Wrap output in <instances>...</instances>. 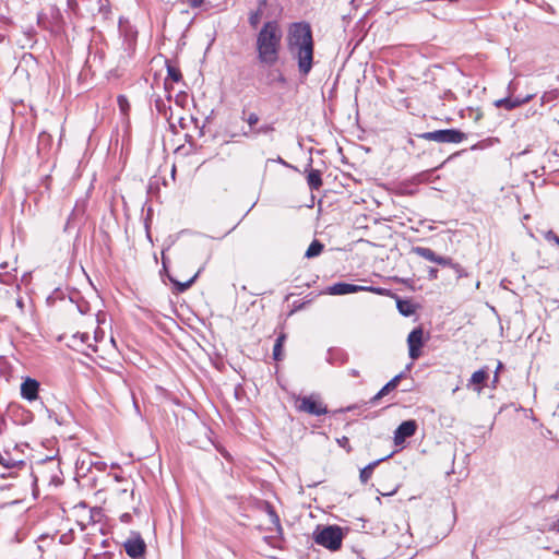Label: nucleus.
Masks as SVG:
<instances>
[{
    "instance_id": "9d476101",
    "label": "nucleus",
    "mask_w": 559,
    "mask_h": 559,
    "mask_svg": "<svg viewBox=\"0 0 559 559\" xmlns=\"http://www.w3.org/2000/svg\"><path fill=\"white\" fill-rule=\"evenodd\" d=\"M417 424L415 420L403 421L394 431V443L396 445L402 444L407 438L415 435Z\"/></svg>"
},
{
    "instance_id": "4468645a",
    "label": "nucleus",
    "mask_w": 559,
    "mask_h": 559,
    "mask_svg": "<svg viewBox=\"0 0 559 559\" xmlns=\"http://www.w3.org/2000/svg\"><path fill=\"white\" fill-rule=\"evenodd\" d=\"M348 359V355L341 348H330L328 350L326 360L331 365H344Z\"/></svg>"
},
{
    "instance_id": "c03bdc74",
    "label": "nucleus",
    "mask_w": 559,
    "mask_h": 559,
    "mask_svg": "<svg viewBox=\"0 0 559 559\" xmlns=\"http://www.w3.org/2000/svg\"><path fill=\"white\" fill-rule=\"evenodd\" d=\"M13 476H14V475H13V473H11V472H10V473H8V474H7V473H3V474L1 475V478L13 477Z\"/></svg>"
},
{
    "instance_id": "c9c22d12",
    "label": "nucleus",
    "mask_w": 559,
    "mask_h": 559,
    "mask_svg": "<svg viewBox=\"0 0 559 559\" xmlns=\"http://www.w3.org/2000/svg\"><path fill=\"white\" fill-rule=\"evenodd\" d=\"M532 96H526L525 98H512V103L515 104V108L521 106L522 104L528 102L531 99Z\"/></svg>"
},
{
    "instance_id": "f257e3e1",
    "label": "nucleus",
    "mask_w": 559,
    "mask_h": 559,
    "mask_svg": "<svg viewBox=\"0 0 559 559\" xmlns=\"http://www.w3.org/2000/svg\"><path fill=\"white\" fill-rule=\"evenodd\" d=\"M287 49L297 62L298 71L307 76L313 67L314 41L312 29L307 22L292 23L287 31Z\"/></svg>"
},
{
    "instance_id": "ddd939ff",
    "label": "nucleus",
    "mask_w": 559,
    "mask_h": 559,
    "mask_svg": "<svg viewBox=\"0 0 559 559\" xmlns=\"http://www.w3.org/2000/svg\"><path fill=\"white\" fill-rule=\"evenodd\" d=\"M403 377L404 372H401L393 377L385 385L382 386V389L373 397L370 399L369 403L371 405H374L380 399L395 390Z\"/></svg>"
},
{
    "instance_id": "a878e982",
    "label": "nucleus",
    "mask_w": 559,
    "mask_h": 559,
    "mask_svg": "<svg viewBox=\"0 0 559 559\" xmlns=\"http://www.w3.org/2000/svg\"><path fill=\"white\" fill-rule=\"evenodd\" d=\"M495 106L498 108H504L507 110H511V109L515 108V104L512 103V98H510V97L500 98V99L496 100Z\"/></svg>"
},
{
    "instance_id": "4c0bfd02",
    "label": "nucleus",
    "mask_w": 559,
    "mask_h": 559,
    "mask_svg": "<svg viewBox=\"0 0 559 559\" xmlns=\"http://www.w3.org/2000/svg\"><path fill=\"white\" fill-rule=\"evenodd\" d=\"M204 0H188L191 8L195 9L202 5Z\"/></svg>"
},
{
    "instance_id": "393cba45",
    "label": "nucleus",
    "mask_w": 559,
    "mask_h": 559,
    "mask_svg": "<svg viewBox=\"0 0 559 559\" xmlns=\"http://www.w3.org/2000/svg\"><path fill=\"white\" fill-rule=\"evenodd\" d=\"M415 251L420 257H423L426 260H429V261H431L433 263L437 262V259L439 257V254H437L435 251H432L431 249H429L427 247H415Z\"/></svg>"
},
{
    "instance_id": "c85d7f7f",
    "label": "nucleus",
    "mask_w": 559,
    "mask_h": 559,
    "mask_svg": "<svg viewBox=\"0 0 559 559\" xmlns=\"http://www.w3.org/2000/svg\"><path fill=\"white\" fill-rule=\"evenodd\" d=\"M323 247H308L305 257L310 259L321 254Z\"/></svg>"
},
{
    "instance_id": "a18cd8bd",
    "label": "nucleus",
    "mask_w": 559,
    "mask_h": 559,
    "mask_svg": "<svg viewBox=\"0 0 559 559\" xmlns=\"http://www.w3.org/2000/svg\"><path fill=\"white\" fill-rule=\"evenodd\" d=\"M310 245L317 246V245H321V243L317 239H313Z\"/></svg>"
},
{
    "instance_id": "37998d69",
    "label": "nucleus",
    "mask_w": 559,
    "mask_h": 559,
    "mask_svg": "<svg viewBox=\"0 0 559 559\" xmlns=\"http://www.w3.org/2000/svg\"><path fill=\"white\" fill-rule=\"evenodd\" d=\"M129 519H130V514H128V513H124V514L121 515V521L122 522H128Z\"/></svg>"
},
{
    "instance_id": "864d4df0",
    "label": "nucleus",
    "mask_w": 559,
    "mask_h": 559,
    "mask_svg": "<svg viewBox=\"0 0 559 559\" xmlns=\"http://www.w3.org/2000/svg\"><path fill=\"white\" fill-rule=\"evenodd\" d=\"M102 559H106V557L104 556Z\"/></svg>"
},
{
    "instance_id": "3c124183",
    "label": "nucleus",
    "mask_w": 559,
    "mask_h": 559,
    "mask_svg": "<svg viewBox=\"0 0 559 559\" xmlns=\"http://www.w3.org/2000/svg\"><path fill=\"white\" fill-rule=\"evenodd\" d=\"M17 306L22 307V301L21 300H17Z\"/></svg>"
},
{
    "instance_id": "5701e85b",
    "label": "nucleus",
    "mask_w": 559,
    "mask_h": 559,
    "mask_svg": "<svg viewBox=\"0 0 559 559\" xmlns=\"http://www.w3.org/2000/svg\"><path fill=\"white\" fill-rule=\"evenodd\" d=\"M266 4V0H260V7L257 11H252L250 12L249 14V24L251 25V27L253 28H257L259 23H260V20H261V16H262V13H263V7Z\"/></svg>"
},
{
    "instance_id": "7c9ffc66",
    "label": "nucleus",
    "mask_w": 559,
    "mask_h": 559,
    "mask_svg": "<svg viewBox=\"0 0 559 559\" xmlns=\"http://www.w3.org/2000/svg\"><path fill=\"white\" fill-rule=\"evenodd\" d=\"M16 261H17V258H16V257H14V259H13V261H12V262H9V261H1V262H0V269H1V270H4V271H7V270H9V269H11V270H13V271H16V266H15Z\"/></svg>"
},
{
    "instance_id": "de8ad7c7",
    "label": "nucleus",
    "mask_w": 559,
    "mask_h": 559,
    "mask_svg": "<svg viewBox=\"0 0 559 559\" xmlns=\"http://www.w3.org/2000/svg\"><path fill=\"white\" fill-rule=\"evenodd\" d=\"M347 441H348V440H347V438H346V437H344V438L342 439V441H340V443L345 444V442H347Z\"/></svg>"
},
{
    "instance_id": "9b49d317",
    "label": "nucleus",
    "mask_w": 559,
    "mask_h": 559,
    "mask_svg": "<svg viewBox=\"0 0 559 559\" xmlns=\"http://www.w3.org/2000/svg\"><path fill=\"white\" fill-rule=\"evenodd\" d=\"M488 378H489L488 368L487 367L480 368L479 370L475 371L472 374L466 386H467V389H472L473 391L480 394L483 391V386H484L485 382L488 380Z\"/></svg>"
},
{
    "instance_id": "423d86ee",
    "label": "nucleus",
    "mask_w": 559,
    "mask_h": 559,
    "mask_svg": "<svg viewBox=\"0 0 559 559\" xmlns=\"http://www.w3.org/2000/svg\"><path fill=\"white\" fill-rule=\"evenodd\" d=\"M296 409L313 416H322L328 413L326 405L321 401L319 394L298 396L296 399Z\"/></svg>"
},
{
    "instance_id": "0eeeda50",
    "label": "nucleus",
    "mask_w": 559,
    "mask_h": 559,
    "mask_svg": "<svg viewBox=\"0 0 559 559\" xmlns=\"http://www.w3.org/2000/svg\"><path fill=\"white\" fill-rule=\"evenodd\" d=\"M426 141H433L438 143H461L467 139L466 133L456 129H442L425 132L419 135Z\"/></svg>"
},
{
    "instance_id": "c756f323",
    "label": "nucleus",
    "mask_w": 559,
    "mask_h": 559,
    "mask_svg": "<svg viewBox=\"0 0 559 559\" xmlns=\"http://www.w3.org/2000/svg\"><path fill=\"white\" fill-rule=\"evenodd\" d=\"M118 105H119L120 110L123 114L128 112V110L130 108V104L126 96H123V95L118 96Z\"/></svg>"
},
{
    "instance_id": "4be33fe9",
    "label": "nucleus",
    "mask_w": 559,
    "mask_h": 559,
    "mask_svg": "<svg viewBox=\"0 0 559 559\" xmlns=\"http://www.w3.org/2000/svg\"><path fill=\"white\" fill-rule=\"evenodd\" d=\"M85 212V202H76L74 205L72 213L68 219L67 227H69L71 224H74L76 221H79Z\"/></svg>"
},
{
    "instance_id": "bb28decb",
    "label": "nucleus",
    "mask_w": 559,
    "mask_h": 559,
    "mask_svg": "<svg viewBox=\"0 0 559 559\" xmlns=\"http://www.w3.org/2000/svg\"><path fill=\"white\" fill-rule=\"evenodd\" d=\"M76 337H79L82 343L87 344V346L90 348H92L93 352H95V353L97 352L96 345H92V344L88 343V341L91 338L88 333H78V334L74 335V338H76Z\"/></svg>"
},
{
    "instance_id": "f704fd0d",
    "label": "nucleus",
    "mask_w": 559,
    "mask_h": 559,
    "mask_svg": "<svg viewBox=\"0 0 559 559\" xmlns=\"http://www.w3.org/2000/svg\"><path fill=\"white\" fill-rule=\"evenodd\" d=\"M502 368H503V365L501 361H499L497 365V369L495 371L493 380H492L493 385L499 381V372Z\"/></svg>"
},
{
    "instance_id": "72a5a7b5",
    "label": "nucleus",
    "mask_w": 559,
    "mask_h": 559,
    "mask_svg": "<svg viewBox=\"0 0 559 559\" xmlns=\"http://www.w3.org/2000/svg\"><path fill=\"white\" fill-rule=\"evenodd\" d=\"M283 346H280V344H274L273 346V358L275 360H281L283 356Z\"/></svg>"
},
{
    "instance_id": "2f4dec72",
    "label": "nucleus",
    "mask_w": 559,
    "mask_h": 559,
    "mask_svg": "<svg viewBox=\"0 0 559 559\" xmlns=\"http://www.w3.org/2000/svg\"><path fill=\"white\" fill-rule=\"evenodd\" d=\"M451 267L456 273L457 278H461L463 276H467V273L465 272V270L460 264L453 262Z\"/></svg>"
},
{
    "instance_id": "cd10ccee",
    "label": "nucleus",
    "mask_w": 559,
    "mask_h": 559,
    "mask_svg": "<svg viewBox=\"0 0 559 559\" xmlns=\"http://www.w3.org/2000/svg\"><path fill=\"white\" fill-rule=\"evenodd\" d=\"M250 127V129H254L259 122V116L255 112H250L246 118H242Z\"/></svg>"
},
{
    "instance_id": "6ab92c4d",
    "label": "nucleus",
    "mask_w": 559,
    "mask_h": 559,
    "mask_svg": "<svg viewBox=\"0 0 559 559\" xmlns=\"http://www.w3.org/2000/svg\"><path fill=\"white\" fill-rule=\"evenodd\" d=\"M115 479L117 481H124V486L120 487L117 489V493L119 497H121L122 499L128 496L130 498L133 497V493H134V489H133V484L132 481H129V480H126L123 479L121 476H118L116 475L115 476Z\"/></svg>"
},
{
    "instance_id": "e433bc0d",
    "label": "nucleus",
    "mask_w": 559,
    "mask_h": 559,
    "mask_svg": "<svg viewBox=\"0 0 559 559\" xmlns=\"http://www.w3.org/2000/svg\"><path fill=\"white\" fill-rule=\"evenodd\" d=\"M428 277L429 280H436L438 277V270L430 267L428 271Z\"/></svg>"
},
{
    "instance_id": "8fccbe9b",
    "label": "nucleus",
    "mask_w": 559,
    "mask_h": 559,
    "mask_svg": "<svg viewBox=\"0 0 559 559\" xmlns=\"http://www.w3.org/2000/svg\"><path fill=\"white\" fill-rule=\"evenodd\" d=\"M547 98H548L547 94L543 95V102H546Z\"/></svg>"
},
{
    "instance_id": "f03ea898",
    "label": "nucleus",
    "mask_w": 559,
    "mask_h": 559,
    "mask_svg": "<svg viewBox=\"0 0 559 559\" xmlns=\"http://www.w3.org/2000/svg\"><path fill=\"white\" fill-rule=\"evenodd\" d=\"M283 32L277 21H267L257 35V52L260 63L272 67L280 58Z\"/></svg>"
},
{
    "instance_id": "a211bd4d",
    "label": "nucleus",
    "mask_w": 559,
    "mask_h": 559,
    "mask_svg": "<svg viewBox=\"0 0 559 559\" xmlns=\"http://www.w3.org/2000/svg\"><path fill=\"white\" fill-rule=\"evenodd\" d=\"M178 240L183 242H204L206 241V237L202 234L191 231V230H182L179 234Z\"/></svg>"
},
{
    "instance_id": "b1692460",
    "label": "nucleus",
    "mask_w": 559,
    "mask_h": 559,
    "mask_svg": "<svg viewBox=\"0 0 559 559\" xmlns=\"http://www.w3.org/2000/svg\"><path fill=\"white\" fill-rule=\"evenodd\" d=\"M181 72L178 68L173 66H167V78L165 80V87L168 88L169 80L173 82H179L181 80Z\"/></svg>"
},
{
    "instance_id": "20e7f679",
    "label": "nucleus",
    "mask_w": 559,
    "mask_h": 559,
    "mask_svg": "<svg viewBox=\"0 0 559 559\" xmlns=\"http://www.w3.org/2000/svg\"><path fill=\"white\" fill-rule=\"evenodd\" d=\"M344 537L343 528L338 525H318L312 534L317 545L331 551H336L342 547Z\"/></svg>"
},
{
    "instance_id": "ea45409f",
    "label": "nucleus",
    "mask_w": 559,
    "mask_h": 559,
    "mask_svg": "<svg viewBox=\"0 0 559 559\" xmlns=\"http://www.w3.org/2000/svg\"><path fill=\"white\" fill-rule=\"evenodd\" d=\"M286 340V335L284 333H281L276 341H275V344H280V346H283L284 345V342Z\"/></svg>"
},
{
    "instance_id": "dca6fc26",
    "label": "nucleus",
    "mask_w": 559,
    "mask_h": 559,
    "mask_svg": "<svg viewBox=\"0 0 559 559\" xmlns=\"http://www.w3.org/2000/svg\"><path fill=\"white\" fill-rule=\"evenodd\" d=\"M0 465L8 469L22 468L26 465L23 460H14L9 453L2 454L0 452Z\"/></svg>"
},
{
    "instance_id": "39448f33",
    "label": "nucleus",
    "mask_w": 559,
    "mask_h": 559,
    "mask_svg": "<svg viewBox=\"0 0 559 559\" xmlns=\"http://www.w3.org/2000/svg\"><path fill=\"white\" fill-rule=\"evenodd\" d=\"M358 292H371L373 294L380 295V296H393V293L383 287H374V286H361V285H355L349 283H335L328 287V293L330 295H347V294H354Z\"/></svg>"
},
{
    "instance_id": "412c9836",
    "label": "nucleus",
    "mask_w": 559,
    "mask_h": 559,
    "mask_svg": "<svg viewBox=\"0 0 559 559\" xmlns=\"http://www.w3.org/2000/svg\"><path fill=\"white\" fill-rule=\"evenodd\" d=\"M274 131V127L272 124H262L260 127H255L254 129H250L249 131H242V135L246 138L258 136L260 134H269Z\"/></svg>"
},
{
    "instance_id": "79ce46f5",
    "label": "nucleus",
    "mask_w": 559,
    "mask_h": 559,
    "mask_svg": "<svg viewBox=\"0 0 559 559\" xmlns=\"http://www.w3.org/2000/svg\"><path fill=\"white\" fill-rule=\"evenodd\" d=\"M348 374L352 376V377H358L359 376V371L357 369H350L348 371Z\"/></svg>"
},
{
    "instance_id": "2eb2a0df",
    "label": "nucleus",
    "mask_w": 559,
    "mask_h": 559,
    "mask_svg": "<svg viewBox=\"0 0 559 559\" xmlns=\"http://www.w3.org/2000/svg\"><path fill=\"white\" fill-rule=\"evenodd\" d=\"M392 298H395L396 300V307L399 312L404 317H411L415 313V306L409 300H403L400 297H397L394 293Z\"/></svg>"
},
{
    "instance_id": "603ef678",
    "label": "nucleus",
    "mask_w": 559,
    "mask_h": 559,
    "mask_svg": "<svg viewBox=\"0 0 559 559\" xmlns=\"http://www.w3.org/2000/svg\"><path fill=\"white\" fill-rule=\"evenodd\" d=\"M2 39H3V36H2V35H0V41H1Z\"/></svg>"
},
{
    "instance_id": "aec40b11",
    "label": "nucleus",
    "mask_w": 559,
    "mask_h": 559,
    "mask_svg": "<svg viewBox=\"0 0 559 559\" xmlns=\"http://www.w3.org/2000/svg\"><path fill=\"white\" fill-rule=\"evenodd\" d=\"M307 182L311 190H318L322 186L321 173L318 169H311L307 176Z\"/></svg>"
},
{
    "instance_id": "f3484780",
    "label": "nucleus",
    "mask_w": 559,
    "mask_h": 559,
    "mask_svg": "<svg viewBox=\"0 0 559 559\" xmlns=\"http://www.w3.org/2000/svg\"><path fill=\"white\" fill-rule=\"evenodd\" d=\"M391 455H388L385 457H382V459H379L377 461H373L371 463H369L367 466H365L361 471H360V474H359V479L362 484H367L368 480L371 478L372 476V473L374 471V468L378 466V464L386 459H389Z\"/></svg>"
},
{
    "instance_id": "09e8293b",
    "label": "nucleus",
    "mask_w": 559,
    "mask_h": 559,
    "mask_svg": "<svg viewBox=\"0 0 559 559\" xmlns=\"http://www.w3.org/2000/svg\"><path fill=\"white\" fill-rule=\"evenodd\" d=\"M271 514L274 515L276 521H278V516L273 511L271 512Z\"/></svg>"
},
{
    "instance_id": "f8f14e48",
    "label": "nucleus",
    "mask_w": 559,
    "mask_h": 559,
    "mask_svg": "<svg viewBox=\"0 0 559 559\" xmlns=\"http://www.w3.org/2000/svg\"><path fill=\"white\" fill-rule=\"evenodd\" d=\"M39 382L32 378H26L21 384V395L24 400L33 402L38 397Z\"/></svg>"
},
{
    "instance_id": "a19ab883",
    "label": "nucleus",
    "mask_w": 559,
    "mask_h": 559,
    "mask_svg": "<svg viewBox=\"0 0 559 559\" xmlns=\"http://www.w3.org/2000/svg\"><path fill=\"white\" fill-rule=\"evenodd\" d=\"M104 337V332L100 331H95V334H94V341L97 343L99 340H102Z\"/></svg>"
},
{
    "instance_id": "473e14b6",
    "label": "nucleus",
    "mask_w": 559,
    "mask_h": 559,
    "mask_svg": "<svg viewBox=\"0 0 559 559\" xmlns=\"http://www.w3.org/2000/svg\"><path fill=\"white\" fill-rule=\"evenodd\" d=\"M436 263L441 266H450L451 267L453 261L450 258L439 255Z\"/></svg>"
},
{
    "instance_id": "58836bf2",
    "label": "nucleus",
    "mask_w": 559,
    "mask_h": 559,
    "mask_svg": "<svg viewBox=\"0 0 559 559\" xmlns=\"http://www.w3.org/2000/svg\"><path fill=\"white\" fill-rule=\"evenodd\" d=\"M546 239H554L559 245V238L551 230L547 231Z\"/></svg>"
},
{
    "instance_id": "1a4fd4ad",
    "label": "nucleus",
    "mask_w": 559,
    "mask_h": 559,
    "mask_svg": "<svg viewBox=\"0 0 559 559\" xmlns=\"http://www.w3.org/2000/svg\"><path fill=\"white\" fill-rule=\"evenodd\" d=\"M408 355L413 360H416L421 355V347L424 346V330L417 326L407 336Z\"/></svg>"
},
{
    "instance_id": "7ed1b4c3",
    "label": "nucleus",
    "mask_w": 559,
    "mask_h": 559,
    "mask_svg": "<svg viewBox=\"0 0 559 559\" xmlns=\"http://www.w3.org/2000/svg\"><path fill=\"white\" fill-rule=\"evenodd\" d=\"M162 258V272L168 277L171 284L175 286L177 293H183L188 290L197 281L201 272L204 270V265L200 266L195 274L186 282L177 281L169 272L170 265H176L179 269H183L188 263L189 259L185 253L177 247H165L160 252Z\"/></svg>"
},
{
    "instance_id": "6e6552de",
    "label": "nucleus",
    "mask_w": 559,
    "mask_h": 559,
    "mask_svg": "<svg viewBox=\"0 0 559 559\" xmlns=\"http://www.w3.org/2000/svg\"><path fill=\"white\" fill-rule=\"evenodd\" d=\"M127 555L132 559H141L146 551V544L140 533L132 532L123 543Z\"/></svg>"
},
{
    "instance_id": "49530a36",
    "label": "nucleus",
    "mask_w": 559,
    "mask_h": 559,
    "mask_svg": "<svg viewBox=\"0 0 559 559\" xmlns=\"http://www.w3.org/2000/svg\"><path fill=\"white\" fill-rule=\"evenodd\" d=\"M347 441H348V440H347V438H346V437H344V438L342 439V441H340V443L345 444V442H347Z\"/></svg>"
}]
</instances>
